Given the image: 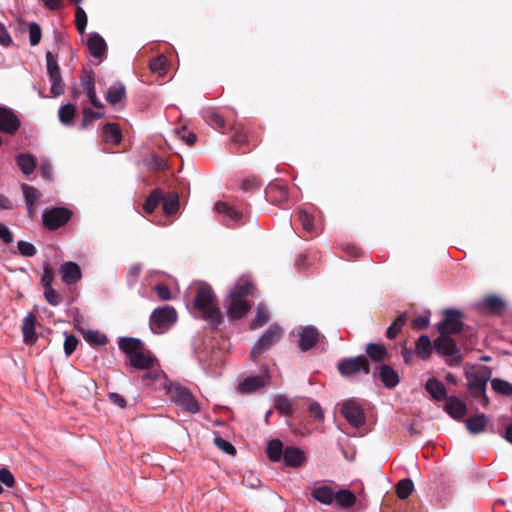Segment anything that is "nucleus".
<instances>
[{
  "instance_id": "obj_52",
  "label": "nucleus",
  "mask_w": 512,
  "mask_h": 512,
  "mask_svg": "<svg viewBox=\"0 0 512 512\" xmlns=\"http://www.w3.org/2000/svg\"><path fill=\"white\" fill-rule=\"evenodd\" d=\"M176 133L188 146H193L197 141L196 134L191 131H187L186 126H182L180 129H177Z\"/></svg>"
},
{
  "instance_id": "obj_37",
  "label": "nucleus",
  "mask_w": 512,
  "mask_h": 512,
  "mask_svg": "<svg viewBox=\"0 0 512 512\" xmlns=\"http://www.w3.org/2000/svg\"><path fill=\"white\" fill-rule=\"evenodd\" d=\"M481 306L494 314H498L504 309L505 302L496 295H489L482 301Z\"/></svg>"
},
{
  "instance_id": "obj_63",
  "label": "nucleus",
  "mask_w": 512,
  "mask_h": 512,
  "mask_svg": "<svg viewBox=\"0 0 512 512\" xmlns=\"http://www.w3.org/2000/svg\"><path fill=\"white\" fill-rule=\"evenodd\" d=\"M0 482L9 488L14 486L15 478L10 470L6 468L0 469Z\"/></svg>"
},
{
  "instance_id": "obj_48",
  "label": "nucleus",
  "mask_w": 512,
  "mask_h": 512,
  "mask_svg": "<svg viewBox=\"0 0 512 512\" xmlns=\"http://www.w3.org/2000/svg\"><path fill=\"white\" fill-rule=\"evenodd\" d=\"M149 68L154 73L164 75L166 73V58L163 55L152 58L149 63Z\"/></svg>"
},
{
  "instance_id": "obj_13",
  "label": "nucleus",
  "mask_w": 512,
  "mask_h": 512,
  "mask_svg": "<svg viewBox=\"0 0 512 512\" xmlns=\"http://www.w3.org/2000/svg\"><path fill=\"white\" fill-rule=\"evenodd\" d=\"M269 382L270 375L268 372V367L264 366L260 375L249 376L240 382L238 385V391L243 394L254 393L259 389L267 386Z\"/></svg>"
},
{
  "instance_id": "obj_12",
  "label": "nucleus",
  "mask_w": 512,
  "mask_h": 512,
  "mask_svg": "<svg viewBox=\"0 0 512 512\" xmlns=\"http://www.w3.org/2000/svg\"><path fill=\"white\" fill-rule=\"evenodd\" d=\"M46 68L47 74L52 84L50 91L53 96H60L64 93V83L57 58L50 51L46 53Z\"/></svg>"
},
{
  "instance_id": "obj_5",
  "label": "nucleus",
  "mask_w": 512,
  "mask_h": 512,
  "mask_svg": "<svg viewBox=\"0 0 512 512\" xmlns=\"http://www.w3.org/2000/svg\"><path fill=\"white\" fill-rule=\"evenodd\" d=\"M177 312L172 306H162L153 310L149 318L151 331L155 334L166 332L177 321Z\"/></svg>"
},
{
  "instance_id": "obj_8",
  "label": "nucleus",
  "mask_w": 512,
  "mask_h": 512,
  "mask_svg": "<svg viewBox=\"0 0 512 512\" xmlns=\"http://www.w3.org/2000/svg\"><path fill=\"white\" fill-rule=\"evenodd\" d=\"M282 336V329L279 325L273 324L254 344L250 352L252 361L257 362L259 357L270 347L276 344Z\"/></svg>"
},
{
  "instance_id": "obj_17",
  "label": "nucleus",
  "mask_w": 512,
  "mask_h": 512,
  "mask_svg": "<svg viewBox=\"0 0 512 512\" xmlns=\"http://www.w3.org/2000/svg\"><path fill=\"white\" fill-rule=\"evenodd\" d=\"M233 135L230 139V145L236 148V153L246 154L251 151L250 148L245 149L244 147L249 146L248 133L244 127L240 124H235L232 127Z\"/></svg>"
},
{
  "instance_id": "obj_44",
  "label": "nucleus",
  "mask_w": 512,
  "mask_h": 512,
  "mask_svg": "<svg viewBox=\"0 0 512 512\" xmlns=\"http://www.w3.org/2000/svg\"><path fill=\"white\" fill-rule=\"evenodd\" d=\"M269 312L264 304H259L256 310V316L250 323L251 329H257L264 326L269 321Z\"/></svg>"
},
{
  "instance_id": "obj_57",
  "label": "nucleus",
  "mask_w": 512,
  "mask_h": 512,
  "mask_svg": "<svg viewBox=\"0 0 512 512\" xmlns=\"http://www.w3.org/2000/svg\"><path fill=\"white\" fill-rule=\"evenodd\" d=\"M78 343L79 340L75 335H66L64 341V352L66 356H70L76 350Z\"/></svg>"
},
{
  "instance_id": "obj_7",
  "label": "nucleus",
  "mask_w": 512,
  "mask_h": 512,
  "mask_svg": "<svg viewBox=\"0 0 512 512\" xmlns=\"http://www.w3.org/2000/svg\"><path fill=\"white\" fill-rule=\"evenodd\" d=\"M337 370L343 377H352L358 373L368 375L371 372L370 363L365 356L343 358L338 361Z\"/></svg>"
},
{
  "instance_id": "obj_64",
  "label": "nucleus",
  "mask_w": 512,
  "mask_h": 512,
  "mask_svg": "<svg viewBox=\"0 0 512 512\" xmlns=\"http://www.w3.org/2000/svg\"><path fill=\"white\" fill-rule=\"evenodd\" d=\"M309 413L315 419H318V420L324 419L323 410L321 408V405L318 402H312L309 405Z\"/></svg>"
},
{
  "instance_id": "obj_61",
  "label": "nucleus",
  "mask_w": 512,
  "mask_h": 512,
  "mask_svg": "<svg viewBox=\"0 0 512 512\" xmlns=\"http://www.w3.org/2000/svg\"><path fill=\"white\" fill-rule=\"evenodd\" d=\"M262 185L260 178L251 176L245 179L242 183V189L244 191H252L258 189Z\"/></svg>"
},
{
  "instance_id": "obj_2",
  "label": "nucleus",
  "mask_w": 512,
  "mask_h": 512,
  "mask_svg": "<svg viewBox=\"0 0 512 512\" xmlns=\"http://www.w3.org/2000/svg\"><path fill=\"white\" fill-rule=\"evenodd\" d=\"M118 346L128 356L130 365L136 369L149 370L157 363V358L145 348L140 339L122 337L118 340Z\"/></svg>"
},
{
  "instance_id": "obj_49",
  "label": "nucleus",
  "mask_w": 512,
  "mask_h": 512,
  "mask_svg": "<svg viewBox=\"0 0 512 512\" xmlns=\"http://www.w3.org/2000/svg\"><path fill=\"white\" fill-rule=\"evenodd\" d=\"M75 25L80 34L85 32L87 26V15L84 9L80 6H77L75 10Z\"/></svg>"
},
{
  "instance_id": "obj_43",
  "label": "nucleus",
  "mask_w": 512,
  "mask_h": 512,
  "mask_svg": "<svg viewBox=\"0 0 512 512\" xmlns=\"http://www.w3.org/2000/svg\"><path fill=\"white\" fill-rule=\"evenodd\" d=\"M407 322V316L405 313L400 314L387 328L386 337L388 339H395L401 332L403 326Z\"/></svg>"
},
{
  "instance_id": "obj_34",
  "label": "nucleus",
  "mask_w": 512,
  "mask_h": 512,
  "mask_svg": "<svg viewBox=\"0 0 512 512\" xmlns=\"http://www.w3.org/2000/svg\"><path fill=\"white\" fill-rule=\"evenodd\" d=\"M103 139L105 142H112L115 145L120 144L122 133L116 123H107L103 127Z\"/></svg>"
},
{
  "instance_id": "obj_26",
  "label": "nucleus",
  "mask_w": 512,
  "mask_h": 512,
  "mask_svg": "<svg viewBox=\"0 0 512 512\" xmlns=\"http://www.w3.org/2000/svg\"><path fill=\"white\" fill-rule=\"evenodd\" d=\"M425 389L436 401H443L448 398L444 384L436 378L429 379L425 384Z\"/></svg>"
},
{
  "instance_id": "obj_15",
  "label": "nucleus",
  "mask_w": 512,
  "mask_h": 512,
  "mask_svg": "<svg viewBox=\"0 0 512 512\" xmlns=\"http://www.w3.org/2000/svg\"><path fill=\"white\" fill-rule=\"evenodd\" d=\"M321 338H324L314 326H304L298 332V347L302 352L311 350Z\"/></svg>"
},
{
  "instance_id": "obj_19",
  "label": "nucleus",
  "mask_w": 512,
  "mask_h": 512,
  "mask_svg": "<svg viewBox=\"0 0 512 512\" xmlns=\"http://www.w3.org/2000/svg\"><path fill=\"white\" fill-rule=\"evenodd\" d=\"M61 279L66 285L77 283L82 278V273L79 265L75 262L68 261L61 265L60 270Z\"/></svg>"
},
{
  "instance_id": "obj_45",
  "label": "nucleus",
  "mask_w": 512,
  "mask_h": 512,
  "mask_svg": "<svg viewBox=\"0 0 512 512\" xmlns=\"http://www.w3.org/2000/svg\"><path fill=\"white\" fill-rule=\"evenodd\" d=\"M413 490L414 484L410 478H404L396 485V494L402 500L407 499L412 494Z\"/></svg>"
},
{
  "instance_id": "obj_53",
  "label": "nucleus",
  "mask_w": 512,
  "mask_h": 512,
  "mask_svg": "<svg viewBox=\"0 0 512 512\" xmlns=\"http://www.w3.org/2000/svg\"><path fill=\"white\" fill-rule=\"evenodd\" d=\"M17 248L19 253L24 257H33L37 253V249L32 243L23 240L17 243Z\"/></svg>"
},
{
  "instance_id": "obj_21",
  "label": "nucleus",
  "mask_w": 512,
  "mask_h": 512,
  "mask_svg": "<svg viewBox=\"0 0 512 512\" xmlns=\"http://www.w3.org/2000/svg\"><path fill=\"white\" fill-rule=\"evenodd\" d=\"M445 411L454 419L460 420L467 413L466 404L456 396H450L446 399Z\"/></svg>"
},
{
  "instance_id": "obj_3",
  "label": "nucleus",
  "mask_w": 512,
  "mask_h": 512,
  "mask_svg": "<svg viewBox=\"0 0 512 512\" xmlns=\"http://www.w3.org/2000/svg\"><path fill=\"white\" fill-rule=\"evenodd\" d=\"M465 376L467 389L471 396L479 399L483 407H487L490 401L486 394V386L492 376L491 369L484 365L469 366L465 370Z\"/></svg>"
},
{
  "instance_id": "obj_41",
  "label": "nucleus",
  "mask_w": 512,
  "mask_h": 512,
  "mask_svg": "<svg viewBox=\"0 0 512 512\" xmlns=\"http://www.w3.org/2000/svg\"><path fill=\"white\" fill-rule=\"evenodd\" d=\"M163 211L167 215L175 214L179 209V197L176 193L163 194Z\"/></svg>"
},
{
  "instance_id": "obj_30",
  "label": "nucleus",
  "mask_w": 512,
  "mask_h": 512,
  "mask_svg": "<svg viewBox=\"0 0 512 512\" xmlns=\"http://www.w3.org/2000/svg\"><path fill=\"white\" fill-rule=\"evenodd\" d=\"M201 115L204 121L213 129L221 130L225 127V119L215 109H204Z\"/></svg>"
},
{
  "instance_id": "obj_62",
  "label": "nucleus",
  "mask_w": 512,
  "mask_h": 512,
  "mask_svg": "<svg viewBox=\"0 0 512 512\" xmlns=\"http://www.w3.org/2000/svg\"><path fill=\"white\" fill-rule=\"evenodd\" d=\"M154 291L160 300L168 301L172 298L171 291L165 284H157L154 287Z\"/></svg>"
},
{
  "instance_id": "obj_25",
  "label": "nucleus",
  "mask_w": 512,
  "mask_h": 512,
  "mask_svg": "<svg viewBox=\"0 0 512 512\" xmlns=\"http://www.w3.org/2000/svg\"><path fill=\"white\" fill-rule=\"evenodd\" d=\"M367 357L376 363H382L389 359V353L386 347L378 343H368L365 348Z\"/></svg>"
},
{
  "instance_id": "obj_28",
  "label": "nucleus",
  "mask_w": 512,
  "mask_h": 512,
  "mask_svg": "<svg viewBox=\"0 0 512 512\" xmlns=\"http://www.w3.org/2000/svg\"><path fill=\"white\" fill-rule=\"evenodd\" d=\"M90 53L95 58H101L107 51L105 40L97 33L92 34L87 41Z\"/></svg>"
},
{
  "instance_id": "obj_4",
  "label": "nucleus",
  "mask_w": 512,
  "mask_h": 512,
  "mask_svg": "<svg viewBox=\"0 0 512 512\" xmlns=\"http://www.w3.org/2000/svg\"><path fill=\"white\" fill-rule=\"evenodd\" d=\"M167 394L170 400L185 412L196 414L201 409L192 391L177 382H172L167 386Z\"/></svg>"
},
{
  "instance_id": "obj_23",
  "label": "nucleus",
  "mask_w": 512,
  "mask_h": 512,
  "mask_svg": "<svg viewBox=\"0 0 512 512\" xmlns=\"http://www.w3.org/2000/svg\"><path fill=\"white\" fill-rule=\"evenodd\" d=\"M304 452L294 446H288L284 449L283 460L287 466L299 467L305 462Z\"/></svg>"
},
{
  "instance_id": "obj_31",
  "label": "nucleus",
  "mask_w": 512,
  "mask_h": 512,
  "mask_svg": "<svg viewBox=\"0 0 512 512\" xmlns=\"http://www.w3.org/2000/svg\"><path fill=\"white\" fill-rule=\"evenodd\" d=\"M311 496L324 505H331L334 502V491L327 485L314 487Z\"/></svg>"
},
{
  "instance_id": "obj_50",
  "label": "nucleus",
  "mask_w": 512,
  "mask_h": 512,
  "mask_svg": "<svg viewBox=\"0 0 512 512\" xmlns=\"http://www.w3.org/2000/svg\"><path fill=\"white\" fill-rule=\"evenodd\" d=\"M298 219L302 225V228L306 232H312L314 230V218L307 211L300 210L298 212Z\"/></svg>"
},
{
  "instance_id": "obj_54",
  "label": "nucleus",
  "mask_w": 512,
  "mask_h": 512,
  "mask_svg": "<svg viewBox=\"0 0 512 512\" xmlns=\"http://www.w3.org/2000/svg\"><path fill=\"white\" fill-rule=\"evenodd\" d=\"M214 444L217 446V448H219L220 450H222L224 453H226L228 455L236 454L235 447L229 441L225 440L224 438H222L220 436H216L214 438Z\"/></svg>"
},
{
  "instance_id": "obj_59",
  "label": "nucleus",
  "mask_w": 512,
  "mask_h": 512,
  "mask_svg": "<svg viewBox=\"0 0 512 512\" xmlns=\"http://www.w3.org/2000/svg\"><path fill=\"white\" fill-rule=\"evenodd\" d=\"M81 85L84 90H90V88L95 89L94 72L92 70L83 71V74L81 76Z\"/></svg>"
},
{
  "instance_id": "obj_16",
  "label": "nucleus",
  "mask_w": 512,
  "mask_h": 512,
  "mask_svg": "<svg viewBox=\"0 0 512 512\" xmlns=\"http://www.w3.org/2000/svg\"><path fill=\"white\" fill-rule=\"evenodd\" d=\"M226 310L231 320H240L251 310V304L247 300L228 297L226 300Z\"/></svg>"
},
{
  "instance_id": "obj_22",
  "label": "nucleus",
  "mask_w": 512,
  "mask_h": 512,
  "mask_svg": "<svg viewBox=\"0 0 512 512\" xmlns=\"http://www.w3.org/2000/svg\"><path fill=\"white\" fill-rule=\"evenodd\" d=\"M255 290L256 288L253 283L245 279H240L235 283L228 297L246 300V297L252 296Z\"/></svg>"
},
{
  "instance_id": "obj_27",
  "label": "nucleus",
  "mask_w": 512,
  "mask_h": 512,
  "mask_svg": "<svg viewBox=\"0 0 512 512\" xmlns=\"http://www.w3.org/2000/svg\"><path fill=\"white\" fill-rule=\"evenodd\" d=\"M465 424L471 434H479L486 430L488 419L483 413L476 414L466 419Z\"/></svg>"
},
{
  "instance_id": "obj_9",
  "label": "nucleus",
  "mask_w": 512,
  "mask_h": 512,
  "mask_svg": "<svg viewBox=\"0 0 512 512\" xmlns=\"http://www.w3.org/2000/svg\"><path fill=\"white\" fill-rule=\"evenodd\" d=\"M433 346L439 355L449 358L451 363L460 364L462 362V355L458 348L457 342L451 335H439L434 341Z\"/></svg>"
},
{
  "instance_id": "obj_20",
  "label": "nucleus",
  "mask_w": 512,
  "mask_h": 512,
  "mask_svg": "<svg viewBox=\"0 0 512 512\" xmlns=\"http://www.w3.org/2000/svg\"><path fill=\"white\" fill-rule=\"evenodd\" d=\"M376 375L383 383V385L388 389L396 387L400 382L398 373L390 365L387 364H382L378 368L377 372H374V376Z\"/></svg>"
},
{
  "instance_id": "obj_56",
  "label": "nucleus",
  "mask_w": 512,
  "mask_h": 512,
  "mask_svg": "<svg viewBox=\"0 0 512 512\" xmlns=\"http://www.w3.org/2000/svg\"><path fill=\"white\" fill-rule=\"evenodd\" d=\"M103 114L92 110L91 108L83 109L82 128H86L92 121L102 118Z\"/></svg>"
},
{
  "instance_id": "obj_6",
  "label": "nucleus",
  "mask_w": 512,
  "mask_h": 512,
  "mask_svg": "<svg viewBox=\"0 0 512 512\" xmlns=\"http://www.w3.org/2000/svg\"><path fill=\"white\" fill-rule=\"evenodd\" d=\"M443 319L437 323L436 328L439 334L452 335L458 334L464 327V314L461 310L454 308H445L442 311Z\"/></svg>"
},
{
  "instance_id": "obj_32",
  "label": "nucleus",
  "mask_w": 512,
  "mask_h": 512,
  "mask_svg": "<svg viewBox=\"0 0 512 512\" xmlns=\"http://www.w3.org/2000/svg\"><path fill=\"white\" fill-rule=\"evenodd\" d=\"M433 349V343L427 335H421L415 343V353L423 360L431 356Z\"/></svg>"
},
{
  "instance_id": "obj_40",
  "label": "nucleus",
  "mask_w": 512,
  "mask_h": 512,
  "mask_svg": "<svg viewBox=\"0 0 512 512\" xmlns=\"http://www.w3.org/2000/svg\"><path fill=\"white\" fill-rule=\"evenodd\" d=\"M284 449L283 443L278 439H273L268 443L267 455L273 462H278L283 457Z\"/></svg>"
},
{
  "instance_id": "obj_55",
  "label": "nucleus",
  "mask_w": 512,
  "mask_h": 512,
  "mask_svg": "<svg viewBox=\"0 0 512 512\" xmlns=\"http://www.w3.org/2000/svg\"><path fill=\"white\" fill-rule=\"evenodd\" d=\"M42 36L41 27L39 24L33 22L29 25V41L32 46L39 44Z\"/></svg>"
},
{
  "instance_id": "obj_42",
  "label": "nucleus",
  "mask_w": 512,
  "mask_h": 512,
  "mask_svg": "<svg viewBox=\"0 0 512 512\" xmlns=\"http://www.w3.org/2000/svg\"><path fill=\"white\" fill-rule=\"evenodd\" d=\"M58 114L62 124L71 126L76 115V108L73 104H65L59 108Z\"/></svg>"
},
{
  "instance_id": "obj_46",
  "label": "nucleus",
  "mask_w": 512,
  "mask_h": 512,
  "mask_svg": "<svg viewBox=\"0 0 512 512\" xmlns=\"http://www.w3.org/2000/svg\"><path fill=\"white\" fill-rule=\"evenodd\" d=\"M21 188L24 194L25 202L37 205L42 196L41 192L37 188L28 184H22Z\"/></svg>"
},
{
  "instance_id": "obj_58",
  "label": "nucleus",
  "mask_w": 512,
  "mask_h": 512,
  "mask_svg": "<svg viewBox=\"0 0 512 512\" xmlns=\"http://www.w3.org/2000/svg\"><path fill=\"white\" fill-rule=\"evenodd\" d=\"M53 281H54V271L48 264H45L43 267V275L41 278V284L43 285L44 288H49V287H52Z\"/></svg>"
},
{
  "instance_id": "obj_1",
  "label": "nucleus",
  "mask_w": 512,
  "mask_h": 512,
  "mask_svg": "<svg viewBox=\"0 0 512 512\" xmlns=\"http://www.w3.org/2000/svg\"><path fill=\"white\" fill-rule=\"evenodd\" d=\"M193 306L198 317L206 321L211 330H217L222 324L224 317L210 285L202 283L197 288Z\"/></svg>"
},
{
  "instance_id": "obj_18",
  "label": "nucleus",
  "mask_w": 512,
  "mask_h": 512,
  "mask_svg": "<svg viewBox=\"0 0 512 512\" xmlns=\"http://www.w3.org/2000/svg\"><path fill=\"white\" fill-rule=\"evenodd\" d=\"M265 194L271 203L282 204L288 200V187L280 182H272L266 187Z\"/></svg>"
},
{
  "instance_id": "obj_51",
  "label": "nucleus",
  "mask_w": 512,
  "mask_h": 512,
  "mask_svg": "<svg viewBox=\"0 0 512 512\" xmlns=\"http://www.w3.org/2000/svg\"><path fill=\"white\" fill-rule=\"evenodd\" d=\"M85 340L88 343H90L92 345H97V346H102L107 343V337L104 334H101L98 331H92V330L88 331L85 334Z\"/></svg>"
},
{
  "instance_id": "obj_24",
  "label": "nucleus",
  "mask_w": 512,
  "mask_h": 512,
  "mask_svg": "<svg viewBox=\"0 0 512 512\" xmlns=\"http://www.w3.org/2000/svg\"><path fill=\"white\" fill-rule=\"evenodd\" d=\"M36 316L33 313H29L23 320L22 333L23 341L25 344H34L37 340L35 333Z\"/></svg>"
},
{
  "instance_id": "obj_60",
  "label": "nucleus",
  "mask_w": 512,
  "mask_h": 512,
  "mask_svg": "<svg viewBox=\"0 0 512 512\" xmlns=\"http://www.w3.org/2000/svg\"><path fill=\"white\" fill-rule=\"evenodd\" d=\"M44 297L46 301L52 306H57L61 302L59 294L52 287L44 288Z\"/></svg>"
},
{
  "instance_id": "obj_14",
  "label": "nucleus",
  "mask_w": 512,
  "mask_h": 512,
  "mask_svg": "<svg viewBox=\"0 0 512 512\" xmlns=\"http://www.w3.org/2000/svg\"><path fill=\"white\" fill-rule=\"evenodd\" d=\"M21 121L12 108L0 106V132L14 135L19 130Z\"/></svg>"
},
{
  "instance_id": "obj_39",
  "label": "nucleus",
  "mask_w": 512,
  "mask_h": 512,
  "mask_svg": "<svg viewBox=\"0 0 512 512\" xmlns=\"http://www.w3.org/2000/svg\"><path fill=\"white\" fill-rule=\"evenodd\" d=\"M215 210L220 214H224L235 222H240L242 219V213L237 211L234 207L228 205L225 202L218 201L215 203Z\"/></svg>"
},
{
  "instance_id": "obj_10",
  "label": "nucleus",
  "mask_w": 512,
  "mask_h": 512,
  "mask_svg": "<svg viewBox=\"0 0 512 512\" xmlns=\"http://www.w3.org/2000/svg\"><path fill=\"white\" fill-rule=\"evenodd\" d=\"M340 412L346 421L355 428L366 423L365 410L355 399H347L341 403Z\"/></svg>"
},
{
  "instance_id": "obj_33",
  "label": "nucleus",
  "mask_w": 512,
  "mask_h": 512,
  "mask_svg": "<svg viewBox=\"0 0 512 512\" xmlns=\"http://www.w3.org/2000/svg\"><path fill=\"white\" fill-rule=\"evenodd\" d=\"M16 162L21 172L25 175H30L36 168V159L31 154H18Z\"/></svg>"
},
{
  "instance_id": "obj_11",
  "label": "nucleus",
  "mask_w": 512,
  "mask_h": 512,
  "mask_svg": "<svg viewBox=\"0 0 512 512\" xmlns=\"http://www.w3.org/2000/svg\"><path fill=\"white\" fill-rule=\"evenodd\" d=\"M72 211L65 207H53L46 209L42 215L44 227L54 231L66 225L72 217Z\"/></svg>"
},
{
  "instance_id": "obj_38",
  "label": "nucleus",
  "mask_w": 512,
  "mask_h": 512,
  "mask_svg": "<svg viewBox=\"0 0 512 512\" xmlns=\"http://www.w3.org/2000/svg\"><path fill=\"white\" fill-rule=\"evenodd\" d=\"M126 95V90L124 85L122 84H116L109 87L107 93H106V100L111 105H116Z\"/></svg>"
},
{
  "instance_id": "obj_35",
  "label": "nucleus",
  "mask_w": 512,
  "mask_h": 512,
  "mask_svg": "<svg viewBox=\"0 0 512 512\" xmlns=\"http://www.w3.org/2000/svg\"><path fill=\"white\" fill-rule=\"evenodd\" d=\"M334 501L342 508H350L356 502L355 494L348 489H341L338 492L334 493Z\"/></svg>"
},
{
  "instance_id": "obj_29",
  "label": "nucleus",
  "mask_w": 512,
  "mask_h": 512,
  "mask_svg": "<svg viewBox=\"0 0 512 512\" xmlns=\"http://www.w3.org/2000/svg\"><path fill=\"white\" fill-rule=\"evenodd\" d=\"M296 402L285 395L279 394L274 399L275 409L283 416L290 417L295 412Z\"/></svg>"
},
{
  "instance_id": "obj_36",
  "label": "nucleus",
  "mask_w": 512,
  "mask_h": 512,
  "mask_svg": "<svg viewBox=\"0 0 512 512\" xmlns=\"http://www.w3.org/2000/svg\"><path fill=\"white\" fill-rule=\"evenodd\" d=\"M162 200L163 191L159 188H155L145 200L143 205L144 211L148 214H152Z\"/></svg>"
},
{
  "instance_id": "obj_47",
  "label": "nucleus",
  "mask_w": 512,
  "mask_h": 512,
  "mask_svg": "<svg viewBox=\"0 0 512 512\" xmlns=\"http://www.w3.org/2000/svg\"><path fill=\"white\" fill-rule=\"evenodd\" d=\"M491 386L492 389L498 394L504 396H512V384L505 380L495 378L491 380Z\"/></svg>"
}]
</instances>
